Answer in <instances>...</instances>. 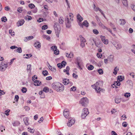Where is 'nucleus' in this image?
I'll use <instances>...</instances> for the list:
<instances>
[{
  "label": "nucleus",
  "instance_id": "obj_60",
  "mask_svg": "<svg viewBox=\"0 0 135 135\" xmlns=\"http://www.w3.org/2000/svg\"><path fill=\"white\" fill-rule=\"evenodd\" d=\"M73 15L72 14V13H70L69 14V16L70 17V20L72 21H73Z\"/></svg>",
  "mask_w": 135,
  "mask_h": 135
},
{
  "label": "nucleus",
  "instance_id": "obj_56",
  "mask_svg": "<svg viewBox=\"0 0 135 135\" xmlns=\"http://www.w3.org/2000/svg\"><path fill=\"white\" fill-rule=\"evenodd\" d=\"M28 129H29L28 131L31 133H34V130L33 129H32L31 128H28Z\"/></svg>",
  "mask_w": 135,
  "mask_h": 135
},
{
  "label": "nucleus",
  "instance_id": "obj_14",
  "mask_svg": "<svg viewBox=\"0 0 135 135\" xmlns=\"http://www.w3.org/2000/svg\"><path fill=\"white\" fill-rule=\"evenodd\" d=\"M66 56L68 58H73L74 56V54L73 52H71L68 54V53L66 54Z\"/></svg>",
  "mask_w": 135,
  "mask_h": 135
},
{
  "label": "nucleus",
  "instance_id": "obj_47",
  "mask_svg": "<svg viewBox=\"0 0 135 135\" xmlns=\"http://www.w3.org/2000/svg\"><path fill=\"white\" fill-rule=\"evenodd\" d=\"M94 9H95V11H98V10L99 11V9H100V8L98 7H97L94 4Z\"/></svg>",
  "mask_w": 135,
  "mask_h": 135
},
{
  "label": "nucleus",
  "instance_id": "obj_40",
  "mask_svg": "<svg viewBox=\"0 0 135 135\" xmlns=\"http://www.w3.org/2000/svg\"><path fill=\"white\" fill-rule=\"evenodd\" d=\"M70 69L69 67L68 66H67L66 67V70L67 71V73H66V74L68 75H69V71Z\"/></svg>",
  "mask_w": 135,
  "mask_h": 135
},
{
  "label": "nucleus",
  "instance_id": "obj_52",
  "mask_svg": "<svg viewBox=\"0 0 135 135\" xmlns=\"http://www.w3.org/2000/svg\"><path fill=\"white\" fill-rule=\"evenodd\" d=\"M26 57H25L26 58H28L31 57L32 55L31 54H27L26 55Z\"/></svg>",
  "mask_w": 135,
  "mask_h": 135
},
{
  "label": "nucleus",
  "instance_id": "obj_46",
  "mask_svg": "<svg viewBox=\"0 0 135 135\" xmlns=\"http://www.w3.org/2000/svg\"><path fill=\"white\" fill-rule=\"evenodd\" d=\"M131 95L129 93H127L124 94V96L127 98H128Z\"/></svg>",
  "mask_w": 135,
  "mask_h": 135
},
{
  "label": "nucleus",
  "instance_id": "obj_7",
  "mask_svg": "<svg viewBox=\"0 0 135 135\" xmlns=\"http://www.w3.org/2000/svg\"><path fill=\"white\" fill-rule=\"evenodd\" d=\"M69 111L68 109H65L63 112V115L66 118H68L69 115Z\"/></svg>",
  "mask_w": 135,
  "mask_h": 135
},
{
  "label": "nucleus",
  "instance_id": "obj_34",
  "mask_svg": "<svg viewBox=\"0 0 135 135\" xmlns=\"http://www.w3.org/2000/svg\"><path fill=\"white\" fill-rule=\"evenodd\" d=\"M35 7V5L32 3H30L28 5V7L31 9L34 8Z\"/></svg>",
  "mask_w": 135,
  "mask_h": 135
},
{
  "label": "nucleus",
  "instance_id": "obj_13",
  "mask_svg": "<svg viewBox=\"0 0 135 135\" xmlns=\"http://www.w3.org/2000/svg\"><path fill=\"white\" fill-rule=\"evenodd\" d=\"M114 45L117 49H120L122 47L121 45L118 42H115Z\"/></svg>",
  "mask_w": 135,
  "mask_h": 135
},
{
  "label": "nucleus",
  "instance_id": "obj_2",
  "mask_svg": "<svg viewBox=\"0 0 135 135\" xmlns=\"http://www.w3.org/2000/svg\"><path fill=\"white\" fill-rule=\"evenodd\" d=\"M101 83L100 81H98L93 85H91L93 88L95 89L97 93H99L100 91L104 92L105 91L104 89H102L100 87V84Z\"/></svg>",
  "mask_w": 135,
  "mask_h": 135
},
{
  "label": "nucleus",
  "instance_id": "obj_16",
  "mask_svg": "<svg viewBox=\"0 0 135 135\" xmlns=\"http://www.w3.org/2000/svg\"><path fill=\"white\" fill-rule=\"evenodd\" d=\"M25 22L24 20L23 19H22L19 20L17 22V23H18L19 25H22Z\"/></svg>",
  "mask_w": 135,
  "mask_h": 135
},
{
  "label": "nucleus",
  "instance_id": "obj_42",
  "mask_svg": "<svg viewBox=\"0 0 135 135\" xmlns=\"http://www.w3.org/2000/svg\"><path fill=\"white\" fill-rule=\"evenodd\" d=\"M19 99V97L18 95H16L15 96L14 99V100L15 101H16V102H17L18 100Z\"/></svg>",
  "mask_w": 135,
  "mask_h": 135
},
{
  "label": "nucleus",
  "instance_id": "obj_48",
  "mask_svg": "<svg viewBox=\"0 0 135 135\" xmlns=\"http://www.w3.org/2000/svg\"><path fill=\"white\" fill-rule=\"evenodd\" d=\"M93 32L95 34L97 35L99 33V32L96 29H94L93 30Z\"/></svg>",
  "mask_w": 135,
  "mask_h": 135
},
{
  "label": "nucleus",
  "instance_id": "obj_43",
  "mask_svg": "<svg viewBox=\"0 0 135 135\" xmlns=\"http://www.w3.org/2000/svg\"><path fill=\"white\" fill-rule=\"evenodd\" d=\"M59 51L57 49L55 50H54V54L56 55H57L59 54Z\"/></svg>",
  "mask_w": 135,
  "mask_h": 135
},
{
  "label": "nucleus",
  "instance_id": "obj_39",
  "mask_svg": "<svg viewBox=\"0 0 135 135\" xmlns=\"http://www.w3.org/2000/svg\"><path fill=\"white\" fill-rule=\"evenodd\" d=\"M16 51L19 53H21L22 52V50L21 47H19L16 50Z\"/></svg>",
  "mask_w": 135,
  "mask_h": 135
},
{
  "label": "nucleus",
  "instance_id": "obj_49",
  "mask_svg": "<svg viewBox=\"0 0 135 135\" xmlns=\"http://www.w3.org/2000/svg\"><path fill=\"white\" fill-rule=\"evenodd\" d=\"M2 21V22H5L7 21V19L6 17H3L1 18Z\"/></svg>",
  "mask_w": 135,
  "mask_h": 135
},
{
  "label": "nucleus",
  "instance_id": "obj_6",
  "mask_svg": "<svg viewBox=\"0 0 135 135\" xmlns=\"http://www.w3.org/2000/svg\"><path fill=\"white\" fill-rule=\"evenodd\" d=\"M60 26H54V28L56 33L59 34L61 30Z\"/></svg>",
  "mask_w": 135,
  "mask_h": 135
},
{
  "label": "nucleus",
  "instance_id": "obj_10",
  "mask_svg": "<svg viewBox=\"0 0 135 135\" xmlns=\"http://www.w3.org/2000/svg\"><path fill=\"white\" fill-rule=\"evenodd\" d=\"M120 85V83L119 81H115L112 85V86L113 88H118L117 86H119Z\"/></svg>",
  "mask_w": 135,
  "mask_h": 135
},
{
  "label": "nucleus",
  "instance_id": "obj_12",
  "mask_svg": "<svg viewBox=\"0 0 135 135\" xmlns=\"http://www.w3.org/2000/svg\"><path fill=\"white\" fill-rule=\"evenodd\" d=\"M34 46L36 49L40 48L41 47V43L39 42H36L34 44Z\"/></svg>",
  "mask_w": 135,
  "mask_h": 135
},
{
  "label": "nucleus",
  "instance_id": "obj_31",
  "mask_svg": "<svg viewBox=\"0 0 135 135\" xmlns=\"http://www.w3.org/2000/svg\"><path fill=\"white\" fill-rule=\"evenodd\" d=\"M132 49H131V51L132 52L135 54V45H132Z\"/></svg>",
  "mask_w": 135,
  "mask_h": 135
},
{
  "label": "nucleus",
  "instance_id": "obj_64",
  "mask_svg": "<svg viewBox=\"0 0 135 135\" xmlns=\"http://www.w3.org/2000/svg\"><path fill=\"white\" fill-rule=\"evenodd\" d=\"M131 7L132 9L135 11V6L133 5H132Z\"/></svg>",
  "mask_w": 135,
  "mask_h": 135
},
{
  "label": "nucleus",
  "instance_id": "obj_44",
  "mask_svg": "<svg viewBox=\"0 0 135 135\" xmlns=\"http://www.w3.org/2000/svg\"><path fill=\"white\" fill-rule=\"evenodd\" d=\"M98 72L100 74H102L103 73V70L101 69H99L98 70Z\"/></svg>",
  "mask_w": 135,
  "mask_h": 135
},
{
  "label": "nucleus",
  "instance_id": "obj_38",
  "mask_svg": "<svg viewBox=\"0 0 135 135\" xmlns=\"http://www.w3.org/2000/svg\"><path fill=\"white\" fill-rule=\"evenodd\" d=\"M76 87L74 86H73L72 87H71L70 89V91H76Z\"/></svg>",
  "mask_w": 135,
  "mask_h": 135
},
{
  "label": "nucleus",
  "instance_id": "obj_21",
  "mask_svg": "<svg viewBox=\"0 0 135 135\" xmlns=\"http://www.w3.org/2000/svg\"><path fill=\"white\" fill-rule=\"evenodd\" d=\"M95 44L96 46H97V47H100V41L98 40H96L95 42Z\"/></svg>",
  "mask_w": 135,
  "mask_h": 135
},
{
  "label": "nucleus",
  "instance_id": "obj_62",
  "mask_svg": "<svg viewBox=\"0 0 135 135\" xmlns=\"http://www.w3.org/2000/svg\"><path fill=\"white\" fill-rule=\"evenodd\" d=\"M100 37L102 41H104L105 40V37L104 36H101Z\"/></svg>",
  "mask_w": 135,
  "mask_h": 135
},
{
  "label": "nucleus",
  "instance_id": "obj_37",
  "mask_svg": "<svg viewBox=\"0 0 135 135\" xmlns=\"http://www.w3.org/2000/svg\"><path fill=\"white\" fill-rule=\"evenodd\" d=\"M42 74L44 76H45L47 75L48 73L47 71L45 70L43 71Z\"/></svg>",
  "mask_w": 135,
  "mask_h": 135
},
{
  "label": "nucleus",
  "instance_id": "obj_36",
  "mask_svg": "<svg viewBox=\"0 0 135 135\" xmlns=\"http://www.w3.org/2000/svg\"><path fill=\"white\" fill-rule=\"evenodd\" d=\"M103 28L104 29H105L106 30H107L109 32L111 33L112 34V31H111V30L110 28L106 27L105 26H104L103 27Z\"/></svg>",
  "mask_w": 135,
  "mask_h": 135
},
{
  "label": "nucleus",
  "instance_id": "obj_25",
  "mask_svg": "<svg viewBox=\"0 0 135 135\" xmlns=\"http://www.w3.org/2000/svg\"><path fill=\"white\" fill-rule=\"evenodd\" d=\"M79 37L81 42H86L85 39L83 38L81 35H80Z\"/></svg>",
  "mask_w": 135,
  "mask_h": 135
},
{
  "label": "nucleus",
  "instance_id": "obj_50",
  "mask_svg": "<svg viewBox=\"0 0 135 135\" xmlns=\"http://www.w3.org/2000/svg\"><path fill=\"white\" fill-rule=\"evenodd\" d=\"M17 11L19 13H21L22 11V8L21 7H19L17 9Z\"/></svg>",
  "mask_w": 135,
  "mask_h": 135
},
{
  "label": "nucleus",
  "instance_id": "obj_3",
  "mask_svg": "<svg viewBox=\"0 0 135 135\" xmlns=\"http://www.w3.org/2000/svg\"><path fill=\"white\" fill-rule=\"evenodd\" d=\"M88 100L86 98H83L80 101V104L82 106H85L88 103Z\"/></svg>",
  "mask_w": 135,
  "mask_h": 135
},
{
  "label": "nucleus",
  "instance_id": "obj_29",
  "mask_svg": "<svg viewBox=\"0 0 135 135\" xmlns=\"http://www.w3.org/2000/svg\"><path fill=\"white\" fill-rule=\"evenodd\" d=\"M89 23L86 20H85L81 25H89Z\"/></svg>",
  "mask_w": 135,
  "mask_h": 135
},
{
  "label": "nucleus",
  "instance_id": "obj_53",
  "mask_svg": "<svg viewBox=\"0 0 135 135\" xmlns=\"http://www.w3.org/2000/svg\"><path fill=\"white\" fill-rule=\"evenodd\" d=\"M86 42H81L80 45L82 47H83L85 46V43Z\"/></svg>",
  "mask_w": 135,
  "mask_h": 135
},
{
  "label": "nucleus",
  "instance_id": "obj_8",
  "mask_svg": "<svg viewBox=\"0 0 135 135\" xmlns=\"http://www.w3.org/2000/svg\"><path fill=\"white\" fill-rule=\"evenodd\" d=\"M69 121L67 123V125L69 126H71L72 125L74 124L75 122V120L73 119H71L69 118Z\"/></svg>",
  "mask_w": 135,
  "mask_h": 135
},
{
  "label": "nucleus",
  "instance_id": "obj_51",
  "mask_svg": "<svg viewBox=\"0 0 135 135\" xmlns=\"http://www.w3.org/2000/svg\"><path fill=\"white\" fill-rule=\"evenodd\" d=\"M10 112V110L8 109L6 110L5 112V114L7 115H9V113Z\"/></svg>",
  "mask_w": 135,
  "mask_h": 135
},
{
  "label": "nucleus",
  "instance_id": "obj_61",
  "mask_svg": "<svg viewBox=\"0 0 135 135\" xmlns=\"http://www.w3.org/2000/svg\"><path fill=\"white\" fill-rule=\"evenodd\" d=\"M127 125V123L126 122H124L122 123V126L124 127H126Z\"/></svg>",
  "mask_w": 135,
  "mask_h": 135
},
{
  "label": "nucleus",
  "instance_id": "obj_15",
  "mask_svg": "<svg viewBox=\"0 0 135 135\" xmlns=\"http://www.w3.org/2000/svg\"><path fill=\"white\" fill-rule=\"evenodd\" d=\"M119 22L120 23V25H123L126 23V21L124 19H120L119 21Z\"/></svg>",
  "mask_w": 135,
  "mask_h": 135
},
{
  "label": "nucleus",
  "instance_id": "obj_30",
  "mask_svg": "<svg viewBox=\"0 0 135 135\" xmlns=\"http://www.w3.org/2000/svg\"><path fill=\"white\" fill-rule=\"evenodd\" d=\"M123 4L126 6H128V3L127 0H122Z\"/></svg>",
  "mask_w": 135,
  "mask_h": 135
},
{
  "label": "nucleus",
  "instance_id": "obj_4",
  "mask_svg": "<svg viewBox=\"0 0 135 135\" xmlns=\"http://www.w3.org/2000/svg\"><path fill=\"white\" fill-rule=\"evenodd\" d=\"M89 112L88 109L87 108H84L82 111L81 117L83 119H84L89 114Z\"/></svg>",
  "mask_w": 135,
  "mask_h": 135
},
{
  "label": "nucleus",
  "instance_id": "obj_59",
  "mask_svg": "<svg viewBox=\"0 0 135 135\" xmlns=\"http://www.w3.org/2000/svg\"><path fill=\"white\" fill-rule=\"evenodd\" d=\"M31 65H27V70H31Z\"/></svg>",
  "mask_w": 135,
  "mask_h": 135
},
{
  "label": "nucleus",
  "instance_id": "obj_33",
  "mask_svg": "<svg viewBox=\"0 0 135 135\" xmlns=\"http://www.w3.org/2000/svg\"><path fill=\"white\" fill-rule=\"evenodd\" d=\"M94 69V66L92 65H90L88 66V69L89 70H93Z\"/></svg>",
  "mask_w": 135,
  "mask_h": 135
},
{
  "label": "nucleus",
  "instance_id": "obj_28",
  "mask_svg": "<svg viewBox=\"0 0 135 135\" xmlns=\"http://www.w3.org/2000/svg\"><path fill=\"white\" fill-rule=\"evenodd\" d=\"M119 70V69L117 68V67L115 68L114 69V71L113 72V73L115 75H116L117 74V72Z\"/></svg>",
  "mask_w": 135,
  "mask_h": 135
},
{
  "label": "nucleus",
  "instance_id": "obj_1",
  "mask_svg": "<svg viewBox=\"0 0 135 135\" xmlns=\"http://www.w3.org/2000/svg\"><path fill=\"white\" fill-rule=\"evenodd\" d=\"M52 88L58 92H61L64 90V86L60 83L54 82L51 84Z\"/></svg>",
  "mask_w": 135,
  "mask_h": 135
},
{
  "label": "nucleus",
  "instance_id": "obj_26",
  "mask_svg": "<svg viewBox=\"0 0 135 135\" xmlns=\"http://www.w3.org/2000/svg\"><path fill=\"white\" fill-rule=\"evenodd\" d=\"M49 91V88L47 87H45L43 89V91L46 93H47Z\"/></svg>",
  "mask_w": 135,
  "mask_h": 135
},
{
  "label": "nucleus",
  "instance_id": "obj_22",
  "mask_svg": "<svg viewBox=\"0 0 135 135\" xmlns=\"http://www.w3.org/2000/svg\"><path fill=\"white\" fill-rule=\"evenodd\" d=\"M118 80H119V81H122L124 79V77L123 76H119L117 77Z\"/></svg>",
  "mask_w": 135,
  "mask_h": 135
},
{
  "label": "nucleus",
  "instance_id": "obj_32",
  "mask_svg": "<svg viewBox=\"0 0 135 135\" xmlns=\"http://www.w3.org/2000/svg\"><path fill=\"white\" fill-rule=\"evenodd\" d=\"M63 18L62 17H60L59 18V22L60 24H62L64 22L63 20Z\"/></svg>",
  "mask_w": 135,
  "mask_h": 135
},
{
  "label": "nucleus",
  "instance_id": "obj_18",
  "mask_svg": "<svg viewBox=\"0 0 135 135\" xmlns=\"http://www.w3.org/2000/svg\"><path fill=\"white\" fill-rule=\"evenodd\" d=\"M33 82H34V85L35 86H38L40 85L41 84V82L40 81H37V80H36V81H33Z\"/></svg>",
  "mask_w": 135,
  "mask_h": 135
},
{
  "label": "nucleus",
  "instance_id": "obj_57",
  "mask_svg": "<svg viewBox=\"0 0 135 135\" xmlns=\"http://www.w3.org/2000/svg\"><path fill=\"white\" fill-rule=\"evenodd\" d=\"M63 67H64L66 64V62L65 61H63L61 63Z\"/></svg>",
  "mask_w": 135,
  "mask_h": 135
},
{
  "label": "nucleus",
  "instance_id": "obj_20",
  "mask_svg": "<svg viewBox=\"0 0 135 135\" xmlns=\"http://www.w3.org/2000/svg\"><path fill=\"white\" fill-rule=\"evenodd\" d=\"M33 38L32 36H30L28 37H26L25 39V41H27L33 39Z\"/></svg>",
  "mask_w": 135,
  "mask_h": 135
},
{
  "label": "nucleus",
  "instance_id": "obj_19",
  "mask_svg": "<svg viewBox=\"0 0 135 135\" xmlns=\"http://www.w3.org/2000/svg\"><path fill=\"white\" fill-rule=\"evenodd\" d=\"M23 120L25 124L26 125H28L29 124L28 123V120L27 117H25L24 118Z\"/></svg>",
  "mask_w": 135,
  "mask_h": 135
},
{
  "label": "nucleus",
  "instance_id": "obj_27",
  "mask_svg": "<svg viewBox=\"0 0 135 135\" xmlns=\"http://www.w3.org/2000/svg\"><path fill=\"white\" fill-rule=\"evenodd\" d=\"M115 101L116 103L118 104L121 101V98H117L115 99Z\"/></svg>",
  "mask_w": 135,
  "mask_h": 135
},
{
  "label": "nucleus",
  "instance_id": "obj_58",
  "mask_svg": "<svg viewBox=\"0 0 135 135\" xmlns=\"http://www.w3.org/2000/svg\"><path fill=\"white\" fill-rule=\"evenodd\" d=\"M111 112L112 114L115 113L117 112L116 110L114 109H113V110H111Z\"/></svg>",
  "mask_w": 135,
  "mask_h": 135
},
{
  "label": "nucleus",
  "instance_id": "obj_55",
  "mask_svg": "<svg viewBox=\"0 0 135 135\" xmlns=\"http://www.w3.org/2000/svg\"><path fill=\"white\" fill-rule=\"evenodd\" d=\"M62 65V64L61 63L58 64H57V66L59 68L61 69L63 67Z\"/></svg>",
  "mask_w": 135,
  "mask_h": 135
},
{
  "label": "nucleus",
  "instance_id": "obj_63",
  "mask_svg": "<svg viewBox=\"0 0 135 135\" xmlns=\"http://www.w3.org/2000/svg\"><path fill=\"white\" fill-rule=\"evenodd\" d=\"M73 78H75V79H76L78 77V75L75 74L74 73H73Z\"/></svg>",
  "mask_w": 135,
  "mask_h": 135
},
{
  "label": "nucleus",
  "instance_id": "obj_24",
  "mask_svg": "<svg viewBox=\"0 0 135 135\" xmlns=\"http://www.w3.org/2000/svg\"><path fill=\"white\" fill-rule=\"evenodd\" d=\"M42 37L46 39L47 40H49L50 38V37L49 36L45 35H42Z\"/></svg>",
  "mask_w": 135,
  "mask_h": 135
},
{
  "label": "nucleus",
  "instance_id": "obj_9",
  "mask_svg": "<svg viewBox=\"0 0 135 135\" xmlns=\"http://www.w3.org/2000/svg\"><path fill=\"white\" fill-rule=\"evenodd\" d=\"M65 21L66 25H69L71 24V22L69 21L68 16H65Z\"/></svg>",
  "mask_w": 135,
  "mask_h": 135
},
{
  "label": "nucleus",
  "instance_id": "obj_35",
  "mask_svg": "<svg viewBox=\"0 0 135 135\" xmlns=\"http://www.w3.org/2000/svg\"><path fill=\"white\" fill-rule=\"evenodd\" d=\"M25 19L29 20L32 19V17L30 16L27 15L25 17Z\"/></svg>",
  "mask_w": 135,
  "mask_h": 135
},
{
  "label": "nucleus",
  "instance_id": "obj_11",
  "mask_svg": "<svg viewBox=\"0 0 135 135\" xmlns=\"http://www.w3.org/2000/svg\"><path fill=\"white\" fill-rule=\"evenodd\" d=\"M77 19L79 22V25L80 22L83 20V18L79 14H78L77 16Z\"/></svg>",
  "mask_w": 135,
  "mask_h": 135
},
{
  "label": "nucleus",
  "instance_id": "obj_45",
  "mask_svg": "<svg viewBox=\"0 0 135 135\" xmlns=\"http://www.w3.org/2000/svg\"><path fill=\"white\" fill-rule=\"evenodd\" d=\"M113 56L112 55H110L109 57V59L110 60V61H112L113 60Z\"/></svg>",
  "mask_w": 135,
  "mask_h": 135
},
{
  "label": "nucleus",
  "instance_id": "obj_41",
  "mask_svg": "<svg viewBox=\"0 0 135 135\" xmlns=\"http://www.w3.org/2000/svg\"><path fill=\"white\" fill-rule=\"evenodd\" d=\"M21 90L22 93H26L27 91V89L25 87H23L22 88Z\"/></svg>",
  "mask_w": 135,
  "mask_h": 135
},
{
  "label": "nucleus",
  "instance_id": "obj_54",
  "mask_svg": "<svg viewBox=\"0 0 135 135\" xmlns=\"http://www.w3.org/2000/svg\"><path fill=\"white\" fill-rule=\"evenodd\" d=\"M97 56L98 57L100 58L102 56V55L100 53H98L97 54Z\"/></svg>",
  "mask_w": 135,
  "mask_h": 135
},
{
  "label": "nucleus",
  "instance_id": "obj_5",
  "mask_svg": "<svg viewBox=\"0 0 135 135\" xmlns=\"http://www.w3.org/2000/svg\"><path fill=\"white\" fill-rule=\"evenodd\" d=\"M8 64L6 63H1L0 64V71H4L7 67Z\"/></svg>",
  "mask_w": 135,
  "mask_h": 135
},
{
  "label": "nucleus",
  "instance_id": "obj_23",
  "mask_svg": "<svg viewBox=\"0 0 135 135\" xmlns=\"http://www.w3.org/2000/svg\"><path fill=\"white\" fill-rule=\"evenodd\" d=\"M49 68L50 70L54 72H55L56 71V70L55 68L54 67H52L50 65H49Z\"/></svg>",
  "mask_w": 135,
  "mask_h": 135
},
{
  "label": "nucleus",
  "instance_id": "obj_17",
  "mask_svg": "<svg viewBox=\"0 0 135 135\" xmlns=\"http://www.w3.org/2000/svg\"><path fill=\"white\" fill-rule=\"evenodd\" d=\"M69 82V80L65 79L63 80V83L65 85L68 84Z\"/></svg>",
  "mask_w": 135,
  "mask_h": 135
}]
</instances>
